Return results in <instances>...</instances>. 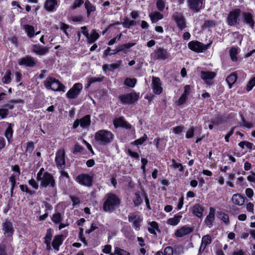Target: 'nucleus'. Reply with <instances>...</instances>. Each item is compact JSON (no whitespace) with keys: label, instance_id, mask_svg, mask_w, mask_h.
<instances>
[{"label":"nucleus","instance_id":"13","mask_svg":"<svg viewBox=\"0 0 255 255\" xmlns=\"http://www.w3.org/2000/svg\"><path fill=\"white\" fill-rule=\"evenodd\" d=\"M1 226L5 236L8 239H12L14 232L12 222L8 219H5L4 222L2 223Z\"/></svg>","mask_w":255,"mask_h":255},{"label":"nucleus","instance_id":"55","mask_svg":"<svg viewBox=\"0 0 255 255\" xmlns=\"http://www.w3.org/2000/svg\"><path fill=\"white\" fill-rule=\"evenodd\" d=\"M215 220V217L211 216L210 215H207L204 220V223L209 228H211L213 226V223Z\"/></svg>","mask_w":255,"mask_h":255},{"label":"nucleus","instance_id":"12","mask_svg":"<svg viewBox=\"0 0 255 255\" xmlns=\"http://www.w3.org/2000/svg\"><path fill=\"white\" fill-rule=\"evenodd\" d=\"M55 161L59 169L63 170L65 168V151L64 149H59L56 152Z\"/></svg>","mask_w":255,"mask_h":255},{"label":"nucleus","instance_id":"60","mask_svg":"<svg viewBox=\"0 0 255 255\" xmlns=\"http://www.w3.org/2000/svg\"><path fill=\"white\" fill-rule=\"evenodd\" d=\"M84 0H75L72 5L71 6V9L72 10L75 9L77 8L81 7L83 4Z\"/></svg>","mask_w":255,"mask_h":255},{"label":"nucleus","instance_id":"25","mask_svg":"<svg viewBox=\"0 0 255 255\" xmlns=\"http://www.w3.org/2000/svg\"><path fill=\"white\" fill-rule=\"evenodd\" d=\"M57 5V0H46L44 4V8L47 11L52 12L55 10V8Z\"/></svg>","mask_w":255,"mask_h":255},{"label":"nucleus","instance_id":"37","mask_svg":"<svg viewBox=\"0 0 255 255\" xmlns=\"http://www.w3.org/2000/svg\"><path fill=\"white\" fill-rule=\"evenodd\" d=\"M212 242L211 237L209 235H206L204 236L202 238L201 241V245L200 248V250H201L202 247H203V250L206 248V247L209 244H210Z\"/></svg>","mask_w":255,"mask_h":255},{"label":"nucleus","instance_id":"16","mask_svg":"<svg viewBox=\"0 0 255 255\" xmlns=\"http://www.w3.org/2000/svg\"><path fill=\"white\" fill-rule=\"evenodd\" d=\"M37 61L30 56L27 55L18 60V64L20 66H25L28 67L33 68L36 65Z\"/></svg>","mask_w":255,"mask_h":255},{"label":"nucleus","instance_id":"6","mask_svg":"<svg viewBox=\"0 0 255 255\" xmlns=\"http://www.w3.org/2000/svg\"><path fill=\"white\" fill-rule=\"evenodd\" d=\"M211 43L205 44L197 40L190 41L188 44V47L191 50L197 52L202 53L210 48Z\"/></svg>","mask_w":255,"mask_h":255},{"label":"nucleus","instance_id":"11","mask_svg":"<svg viewBox=\"0 0 255 255\" xmlns=\"http://www.w3.org/2000/svg\"><path fill=\"white\" fill-rule=\"evenodd\" d=\"M206 0H187L189 8L194 12H198L205 6Z\"/></svg>","mask_w":255,"mask_h":255},{"label":"nucleus","instance_id":"50","mask_svg":"<svg viewBox=\"0 0 255 255\" xmlns=\"http://www.w3.org/2000/svg\"><path fill=\"white\" fill-rule=\"evenodd\" d=\"M52 221L55 224H59L62 220V217L60 212H57L53 214L51 217Z\"/></svg>","mask_w":255,"mask_h":255},{"label":"nucleus","instance_id":"35","mask_svg":"<svg viewBox=\"0 0 255 255\" xmlns=\"http://www.w3.org/2000/svg\"><path fill=\"white\" fill-rule=\"evenodd\" d=\"M135 45V43L128 42L119 45V49L117 52H123L124 54H127L128 49Z\"/></svg>","mask_w":255,"mask_h":255},{"label":"nucleus","instance_id":"4","mask_svg":"<svg viewBox=\"0 0 255 255\" xmlns=\"http://www.w3.org/2000/svg\"><path fill=\"white\" fill-rule=\"evenodd\" d=\"M44 85L46 89L54 91H65V86L59 80L52 77H48L44 82Z\"/></svg>","mask_w":255,"mask_h":255},{"label":"nucleus","instance_id":"56","mask_svg":"<svg viewBox=\"0 0 255 255\" xmlns=\"http://www.w3.org/2000/svg\"><path fill=\"white\" fill-rule=\"evenodd\" d=\"M19 187L22 192H26L30 195H32L35 193V191L29 190L26 185L21 184L19 185Z\"/></svg>","mask_w":255,"mask_h":255},{"label":"nucleus","instance_id":"28","mask_svg":"<svg viewBox=\"0 0 255 255\" xmlns=\"http://www.w3.org/2000/svg\"><path fill=\"white\" fill-rule=\"evenodd\" d=\"M239 71H236L231 73L229 76H228L226 79V81L228 84L229 88H232L233 84L235 83L238 79V73Z\"/></svg>","mask_w":255,"mask_h":255},{"label":"nucleus","instance_id":"18","mask_svg":"<svg viewBox=\"0 0 255 255\" xmlns=\"http://www.w3.org/2000/svg\"><path fill=\"white\" fill-rule=\"evenodd\" d=\"M128 221L132 222V227L136 231H139L140 227V223L143 221L142 217L136 215H129L128 216Z\"/></svg>","mask_w":255,"mask_h":255},{"label":"nucleus","instance_id":"7","mask_svg":"<svg viewBox=\"0 0 255 255\" xmlns=\"http://www.w3.org/2000/svg\"><path fill=\"white\" fill-rule=\"evenodd\" d=\"M138 98L139 96L135 92L121 95L119 96V99L121 103L124 105L133 104L138 100Z\"/></svg>","mask_w":255,"mask_h":255},{"label":"nucleus","instance_id":"32","mask_svg":"<svg viewBox=\"0 0 255 255\" xmlns=\"http://www.w3.org/2000/svg\"><path fill=\"white\" fill-rule=\"evenodd\" d=\"M225 121V120L224 116L217 115H216L214 117L211 118L210 121V123L213 124L215 126H218L224 124Z\"/></svg>","mask_w":255,"mask_h":255},{"label":"nucleus","instance_id":"15","mask_svg":"<svg viewBox=\"0 0 255 255\" xmlns=\"http://www.w3.org/2000/svg\"><path fill=\"white\" fill-rule=\"evenodd\" d=\"M113 125L116 128H122L126 129H129L131 128V125L125 120L123 116L115 118L113 120Z\"/></svg>","mask_w":255,"mask_h":255},{"label":"nucleus","instance_id":"24","mask_svg":"<svg viewBox=\"0 0 255 255\" xmlns=\"http://www.w3.org/2000/svg\"><path fill=\"white\" fill-rule=\"evenodd\" d=\"M204 210V207L199 204H194L192 208V214L198 218H202Z\"/></svg>","mask_w":255,"mask_h":255},{"label":"nucleus","instance_id":"2","mask_svg":"<svg viewBox=\"0 0 255 255\" xmlns=\"http://www.w3.org/2000/svg\"><path fill=\"white\" fill-rule=\"evenodd\" d=\"M37 181H39L40 186L41 188H51L53 189L52 191V193L54 196L57 193V187L56 180L54 176L51 173L46 171L44 173V175L41 177L36 180Z\"/></svg>","mask_w":255,"mask_h":255},{"label":"nucleus","instance_id":"5","mask_svg":"<svg viewBox=\"0 0 255 255\" xmlns=\"http://www.w3.org/2000/svg\"><path fill=\"white\" fill-rule=\"evenodd\" d=\"M242 10L240 8H233L227 14L226 22L229 26H235L240 23Z\"/></svg>","mask_w":255,"mask_h":255},{"label":"nucleus","instance_id":"14","mask_svg":"<svg viewBox=\"0 0 255 255\" xmlns=\"http://www.w3.org/2000/svg\"><path fill=\"white\" fill-rule=\"evenodd\" d=\"M242 21L250 28L254 29L255 26V21L254 15L250 12L244 11L242 13Z\"/></svg>","mask_w":255,"mask_h":255},{"label":"nucleus","instance_id":"34","mask_svg":"<svg viewBox=\"0 0 255 255\" xmlns=\"http://www.w3.org/2000/svg\"><path fill=\"white\" fill-rule=\"evenodd\" d=\"M23 103V101L21 99L11 100L9 101L8 103L3 105L2 107L6 108L9 111V110H12L14 109V104Z\"/></svg>","mask_w":255,"mask_h":255},{"label":"nucleus","instance_id":"58","mask_svg":"<svg viewBox=\"0 0 255 255\" xmlns=\"http://www.w3.org/2000/svg\"><path fill=\"white\" fill-rule=\"evenodd\" d=\"M84 150L83 147L79 143L77 142L74 146L73 150L72 153L74 154L77 153H81L83 152Z\"/></svg>","mask_w":255,"mask_h":255},{"label":"nucleus","instance_id":"47","mask_svg":"<svg viewBox=\"0 0 255 255\" xmlns=\"http://www.w3.org/2000/svg\"><path fill=\"white\" fill-rule=\"evenodd\" d=\"M147 139V135L144 133L143 136L130 143L132 145H138L142 144Z\"/></svg>","mask_w":255,"mask_h":255},{"label":"nucleus","instance_id":"45","mask_svg":"<svg viewBox=\"0 0 255 255\" xmlns=\"http://www.w3.org/2000/svg\"><path fill=\"white\" fill-rule=\"evenodd\" d=\"M11 72L10 70H7L5 73L4 76L2 78V82L3 84H8L11 82Z\"/></svg>","mask_w":255,"mask_h":255},{"label":"nucleus","instance_id":"9","mask_svg":"<svg viewBox=\"0 0 255 255\" xmlns=\"http://www.w3.org/2000/svg\"><path fill=\"white\" fill-rule=\"evenodd\" d=\"M172 19L180 31H182L187 27L186 20L182 13L175 12L172 16Z\"/></svg>","mask_w":255,"mask_h":255},{"label":"nucleus","instance_id":"40","mask_svg":"<svg viewBox=\"0 0 255 255\" xmlns=\"http://www.w3.org/2000/svg\"><path fill=\"white\" fill-rule=\"evenodd\" d=\"M23 28L28 37L32 38L35 35L34 28L33 26L29 24H24Z\"/></svg>","mask_w":255,"mask_h":255},{"label":"nucleus","instance_id":"41","mask_svg":"<svg viewBox=\"0 0 255 255\" xmlns=\"http://www.w3.org/2000/svg\"><path fill=\"white\" fill-rule=\"evenodd\" d=\"M132 200L134 206L136 207H138L142 204L143 200L139 191H137L134 193V197Z\"/></svg>","mask_w":255,"mask_h":255},{"label":"nucleus","instance_id":"21","mask_svg":"<svg viewBox=\"0 0 255 255\" xmlns=\"http://www.w3.org/2000/svg\"><path fill=\"white\" fill-rule=\"evenodd\" d=\"M152 81V89L154 93L157 95L160 94L163 91L160 79L158 77H153Z\"/></svg>","mask_w":255,"mask_h":255},{"label":"nucleus","instance_id":"39","mask_svg":"<svg viewBox=\"0 0 255 255\" xmlns=\"http://www.w3.org/2000/svg\"><path fill=\"white\" fill-rule=\"evenodd\" d=\"M100 35L96 31L95 29H93L91 34H89V38H87L88 42L89 44L94 43L98 39H99Z\"/></svg>","mask_w":255,"mask_h":255},{"label":"nucleus","instance_id":"38","mask_svg":"<svg viewBox=\"0 0 255 255\" xmlns=\"http://www.w3.org/2000/svg\"><path fill=\"white\" fill-rule=\"evenodd\" d=\"M150 228H148V232L153 235H156L155 230L160 232L158 223L155 221H152L149 223Z\"/></svg>","mask_w":255,"mask_h":255},{"label":"nucleus","instance_id":"19","mask_svg":"<svg viewBox=\"0 0 255 255\" xmlns=\"http://www.w3.org/2000/svg\"><path fill=\"white\" fill-rule=\"evenodd\" d=\"M153 54L154 59L156 60H165L168 57V53L167 50L161 47L156 49L154 51Z\"/></svg>","mask_w":255,"mask_h":255},{"label":"nucleus","instance_id":"23","mask_svg":"<svg viewBox=\"0 0 255 255\" xmlns=\"http://www.w3.org/2000/svg\"><path fill=\"white\" fill-rule=\"evenodd\" d=\"M232 200L234 204L240 206H243L246 201H248L246 197L241 193L234 194L232 196Z\"/></svg>","mask_w":255,"mask_h":255},{"label":"nucleus","instance_id":"52","mask_svg":"<svg viewBox=\"0 0 255 255\" xmlns=\"http://www.w3.org/2000/svg\"><path fill=\"white\" fill-rule=\"evenodd\" d=\"M172 163V166L174 169H178L180 172H183L184 168L181 163H177L174 159H172L171 160Z\"/></svg>","mask_w":255,"mask_h":255},{"label":"nucleus","instance_id":"31","mask_svg":"<svg viewBox=\"0 0 255 255\" xmlns=\"http://www.w3.org/2000/svg\"><path fill=\"white\" fill-rule=\"evenodd\" d=\"M80 126L83 128H86L89 127L91 123V116L90 115H86L80 119H79Z\"/></svg>","mask_w":255,"mask_h":255},{"label":"nucleus","instance_id":"57","mask_svg":"<svg viewBox=\"0 0 255 255\" xmlns=\"http://www.w3.org/2000/svg\"><path fill=\"white\" fill-rule=\"evenodd\" d=\"M255 86V76L252 77L248 82L246 86V90L248 92L251 91Z\"/></svg>","mask_w":255,"mask_h":255},{"label":"nucleus","instance_id":"59","mask_svg":"<svg viewBox=\"0 0 255 255\" xmlns=\"http://www.w3.org/2000/svg\"><path fill=\"white\" fill-rule=\"evenodd\" d=\"M187 99L188 97L187 96L185 97V96L181 95L179 99L176 101L175 104L178 106H180L184 104Z\"/></svg>","mask_w":255,"mask_h":255},{"label":"nucleus","instance_id":"64","mask_svg":"<svg viewBox=\"0 0 255 255\" xmlns=\"http://www.w3.org/2000/svg\"><path fill=\"white\" fill-rule=\"evenodd\" d=\"M195 128L194 127H192L189 128L186 133L185 137L186 138H191L193 137L194 135Z\"/></svg>","mask_w":255,"mask_h":255},{"label":"nucleus","instance_id":"26","mask_svg":"<svg viewBox=\"0 0 255 255\" xmlns=\"http://www.w3.org/2000/svg\"><path fill=\"white\" fill-rule=\"evenodd\" d=\"M122 61L118 60L116 63L111 64H104L102 68L104 72L106 73L107 71H114L120 67L122 65Z\"/></svg>","mask_w":255,"mask_h":255},{"label":"nucleus","instance_id":"49","mask_svg":"<svg viewBox=\"0 0 255 255\" xmlns=\"http://www.w3.org/2000/svg\"><path fill=\"white\" fill-rule=\"evenodd\" d=\"M136 82L135 78H126L124 81V84L130 88H133Z\"/></svg>","mask_w":255,"mask_h":255},{"label":"nucleus","instance_id":"20","mask_svg":"<svg viewBox=\"0 0 255 255\" xmlns=\"http://www.w3.org/2000/svg\"><path fill=\"white\" fill-rule=\"evenodd\" d=\"M66 237V236H65L63 234L55 236L51 243V245L53 249L56 251H59L60 246L62 245Z\"/></svg>","mask_w":255,"mask_h":255},{"label":"nucleus","instance_id":"3","mask_svg":"<svg viewBox=\"0 0 255 255\" xmlns=\"http://www.w3.org/2000/svg\"><path fill=\"white\" fill-rule=\"evenodd\" d=\"M114 134L106 129L98 130L95 134V140L100 145H107L113 140Z\"/></svg>","mask_w":255,"mask_h":255},{"label":"nucleus","instance_id":"1","mask_svg":"<svg viewBox=\"0 0 255 255\" xmlns=\"http://www.w3.org/2000/svg\"><path fill=\"white\" fill-rule=\"evenodd\" d=\"M103 210L105 212L111 213L119 208L121 204V199L117 194L109 192L103 199Z\"/></svg>","mask_w":255,"mask_h":255},{"label":"nucleus","instance_id":"30","mask_svg":"<svg viewBox=\"0 0 255 255\" xmlns=\"http://www.w3.org/2000/svg\"><path fill=\"white\" fill-rule=\"evenodd\" d=\"M7 124L8 126L5 130L4 136L6 138L7 141L9 143H10L12 141V138L13 136V130L12 129V127L14 126V125L8 123Z\"/></svg>","mask_w":255,"mask_h":255},{"label":"nucleus","instance_id":"53","mask_svg":"<svg viewBox=\"0 0 255 255\" xmlns=\"http://www.w3.org/2000/svg\"><path fill=\"white\" fill-rule=\"evenodd\" d=\"M114 254L117 255H130V253L119 247H115Z\"/></svg>","mask_w":255,"mask_h":255},{"label":"nucleus","instance_id":"54","mask_svg":"<svg viewBox=\"0 0 255 255\" xmlns=\"http://www.w3.org/2000/svg\"><path fill=\"white\" fill-rule=\"evenodd\" d=\"M100 224L97 222H92L90 228L89 229L86 230L85 231V233L86 234H90L92 232H94L95 230L98 229L99 228V226Z\"/></svg>","mask_w":255,"mask_h":255},{"label":"nucleus","instance_id":"29","mask_svg":"<svg viewBox=\"0 0 255 255\" xmlns=\"http://www.w3.org/2000/svg\"><path fill=\"white\" fill-rule=\"evenodd\" d=\"M240 48L238 47H231L229 50V55L231 60L234 62H237L239 60L238 54L239 52Z\"/></svg>","mask_w":255,"mask_h":255},{"label":"nucleus","instance_id":"8","mask_svg":"<svg viewBox=\"0 0 255 255\" xmlns=\"http://www.w3.org/2000/svg\"><path fill=\"white\" fill-rule=\"evenodd\" d=\"M75 180L81 185L90 187L93 185L94 177L88 173H81L75 178Z\"/></svg>","mask_w":255,"mask_h":255},{"label":"nucleus","instance_id":"44","mask_svg":"<svg viewBox=\"0 0 255 255\" xmlns=\"http://www.w3.org/2000/svg\"><path fill=\"white\" fill-rule=\"evenodd\" d=\"M123 26L124 28H129L132 26L136 25V22L134 20H129L128 17H126L124 18V21L122 22Z\"/></svg>","mask_w":255,"mask_h":255},{"label":"nucleus","instance_id":"43","mask_svg":"<svg viewBox=\"0 0 255 255\" xmlns=\"http://www.w3.org/2000/svg\"><path fill=\"white\" fill-rule=\"evenodd\" d=\"M24 148L25 153L31 154L35 148L34 142L31 140L27 141L25 143Z\"/></svg>","mask_w":255,"mask_h":255},{"label":"nucleus","instance_id":"27","mask_svg":"<svg viewBox=\"0 0 255 255\" xmlns=\"http://www.w3.org/2000/svg\"><path fill=\"white\" fill-rule=\"evenodd\" d=\"M33 52L38 55H44L49 51V48L46 47H42L39 44H34L32 46Z\"/></svg>","mask_w":255,"mask_h":255},{"label":"nucleus","instance_id":"62","mask_svg":"<svg viewBox=\"0 0 255 255\" xmlns=\"http://www.w3.org/2000/svg\"><path fill=\"white\" fill-rule=\"evenodd\" d=\"M184 127L183 126H178L173 128L172 132L175 134H180L183 131Z\"/></svg>","mask_w":255,"mask_h":255},{"label":"nucleus","instance_id":"51","mask_svg":"<svg viewBox=\"0 0 255 255\" xmlns=\"http://www.w3.org/2000/svg\"><path fill=\"white\" fill-rule=\"evenodd\" d=\"M54 230L52 228H48L46 230L45 236L43 238V241L51 242L53 237Z\"/></svg>","mask_w":255,"mask_h":255},{"label":"nucleus","instance_id":"42","mask_svg":"<svg viewBox=\"0 0 255 255\" xmlns=\"http://www.w3.org/2000/svg\"><path fill=\"white\" fill-rule=\"evenodd\" d=\"M181 218V215L176 214L174 215V217L169 218L167 221V223L172 226H176L179 223Z\"/></svg>","mask_w":255,"mask_h":255},{"label":"nucleus","instance_id":"10","mask_svg":"<svg viewBox=\"0 0 255 255\" xmlns=\"http://www.w3.org/2000/svg\"><path fill=\"white\" fill-rule=\"evenodd\" d=\"M83 85L81 83H77L73 85L67 92L66 97L69 99H76L81 93Z\"/></svg>","mask_w":255,"mask_h":255},{"label":"nucleus","instance_id":"17","mask_svg":"<svg viewBox=\"0 0 255 255\" xmlns=\"http://www.w3.org/2000/svg\"><path fill=\"white\" fill-rule=\"evenodd\" d=\"M216 76V73L213 71H202L200 73V77L204 80V83L207 85H211L213 84L211 81L214 79Z\"/></svg>","mask_w":255,"mask_h":255},{"label":"nucleus","instance_id":"61","mask_svg":"<svg viewBox=\"0 0 255 255\" xmlns=\"http://www.w3.org/2000/svg\"><path fill=\"white\" fill-rule=\"evenodd\" d=\"M156 7L160 11H162L165 8V2L163 0H157L156 2Z\"/></svg>","mask_w":255,"mask_h":255},{"label":"nucleus","instance_id":"36","mask_svg":"<svg viewBox=\"0 0 255 255\" xmlns=\"http://www.w3.org/2000/svg\"><path fill=\"white\" fill-rule=\"evenodd\" d=\"M85 7L87 10V15L89 17L92 12L96 10V6H94L89 0H86L85 2Z\"/></svg>","mask_w":255,"mask_h":255},{"label":"nucleus","instance_id":"33","mask_svg":"<svg viewBox=\"0 0 255 255\" xmlns=\"http://www.w3.org/2000/svg\"><path fill=\"white\" fill-rule=\"evenodd\" d=\"M149 17L152 23L157 22L163 18V15L159 11H154L149 14Z\"/></svg>","mask_w":255,"mask_h":255},{"label":"nucleus","instance_id":"22","mask_svg":"<svg viewBox=\"0 0 255 255\" xmlns=\"http://www.w3.org/2000/svg\"><path fill=\"white\" fill-rule=\"evenodd\" d=\"M193 231L192 227L184 226L181 228L176 230L175 236L178 238L183 237L185 236L190 234Z\"/></svg>","mask_w":255,"mask_h":255},{"label":"nucleus","instance_id":"46","mask_svg":"<svg viewBox=\"0 0 255 255\" xmlns=\"http://www.w3.org/2000/svg\"><path fill=\"white\" fill-rule=\"evenodd\" d=\"M216 25V22L215 20L207 19L204 21L201 27L202 29H204L207 28L215 27Z\"/></svg>","mask_w":255,"mask_h":255},{"label":"nucleus","instance_id":"63","mask_svg":"<svg viewBox=\"0 0 255 255\" xmlns=\"http://www.w3.org/2000/svg\"><path fill=\"white\" fill-rule=\"evenodd\" d=\"M9 114V111L6 108H4L2 107L0 108V117L1 119H5Z\"/></svg>","mask_w":255,"mask_h":255},{"label":"nucleus","instance_id":"48","mask_svg":"<svg viewBox=\"0 0 255 255\" xmlns=\"http://www.w3.org/2000/svg\"><path fill=\"white\" fill-rule=\"evenodd\" d=\"M218 218L222 220L226 225H228L230 224L229 217L228 214L222 211L219 212Z\"/></svg>","mask_w":255,"mask_h":255}]
</instances>
